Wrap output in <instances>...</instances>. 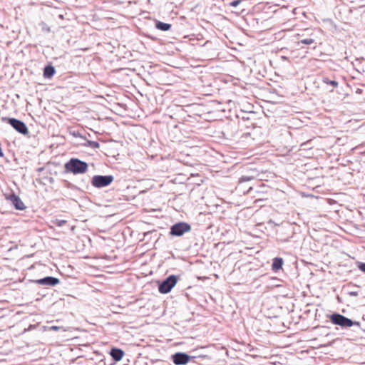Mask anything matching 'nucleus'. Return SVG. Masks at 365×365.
I'll use <instances>...</instances> for the list:
<instances>
[{
    "mask_svg": "<svg viewBox=\"0 0 365 365\" xmlns=\"http://www.w3.org/2000/svg\"><path fill=\"white\" fill-rule=\"evenodd\" d=\"M241 2V0H234L231 2H230L229 5L232 7H236Z\"/></svg>",
    "mask_w": 365,
    "mask_h": 365,
    "instance_id": "nucleus-21",
    "label": "nucleus"
},
{
    "mask_svg": "<svg viewBox=\"0 0 365 365\" xmlns=\"http://www.w3.org/2000/svg\"><path fill=\"white\" fill-rule=\"evenodd\" d=\"M110 355L115 361H119L124 356V351L119 348L113 347L110 351Z\"/></svg>",
    "mask_w": 365,
    "mask_h": 365,
    "instance_id": "nucleus-11",
    "label": "nucleus"
},
{
    "mask_svg": "<svg viewBox=\"0 0 365 365\" xmlns=\"http://www.w3.org/2000/svg\"><path fill=\"white\" fill-rule=\"evenodd\" d=\"M6 200H8L16 210H24L26 208L21 198L14 193L6 196Z\"/></svg>",
    "mask_w": 365,
    "mask_h": 365,
    "instance_id": "nucleus-8",
    "label": "nucleus"
},
{
    "mask_svg": "<svg viewBox=\"0 0 365 365\" xmlns=\"http://www.w3.org/2000/svg\"><path fill=\"white\" fill-rule=\"evenodd\" d=\"M88 144L92 148H98L100 147V144L97 141L90 140L88 141Z\"/></svg>",
    "mask_w": 365,
    "mask_h": 365,
    "instance_id": "nucleus-20",
    "label": "nucleus"
},
{
    "mask_svg": "<svg viewBox=\"0 0 365 365\" xmlns=\"http://www.w3.org/2000/svg\"><path fill=\"white\" fill-rule=\"evenodd\" d=\"M3 156H4V153L2 151L1 148L0 147V157H3Z\"/></svg>",
    "mask_w": 365,
    "mask_h": 365,
    "instance_id": "nucleus-25",
    "label": "nucleus"
},
{
    "mask_svg": "<svg viewBox=\"0 0 365 365\" xmlns=\"http://www.w3.org/2000/svg\"><path fill=\"white\" fill-rule=\"evenodd\" d=\"M254 179L252 176H245L243 175L239 178V183H243L245 182L250 181Z\"/></svg>",
    "mask_w": 365,
    "mask_h": 365,
    "instance_id": "nucleus-18",
    "label": "nucleus"
},
{
    "mask_svg": "<svg viewBox=\"0 0 365 365\" xmlns=\"http://www.w3.org/2000/svg\"><path fill=\"white\" fill-rule=\"evenodd\" d=\"M71 329L69 327H64L63 325H53V321L47 320V331H56L62 334L68 331Z\"/></svg>",
    "mask_w": 365,
    "mask_h": 365,
    "instance_id": "nucleus-10",
    "label": "nucleus"
},
{
    "mask_svg": "<svg viewBox=\"0 0 365 365\" xmlns=\"http://www.w3.org/2000/svg\"><path fill=\"white\" fill-rule=\"evenodd\" d=\"M323 81L324 83L327 84V85H330L333 87H337L338 85H339V83L336 81H332V80H329L328 78H324L323 79Z\"/></svg>",
    "mask_w": 365,
    "mask_h": 365,
    "instance_id": "nucleus-17",
    "label": "nucleus"
},
{
    "mask_svg": "<svg viewBox=\"0 0 365 365\" xmlns=\"http://www.w3.org/2000/svg\"><path fill=\"white\" fill-rule=\"evenodd\" d=\"M171 359L175 365H185L189 362L190 356L184 352H177L172 355Z\"/></svg>",
    "mask_w": 365,
    "mask_h": 365,
    "instance_id": "nucleus-7",
    "label": "nucleus"
},
{
    "mask_svg": "<svg viewBox=\"0 0 365 365\" xmlns=\"http://www.w3.org/2000/svg\"><path fill=\"white\" fill-rule=\"evenodd\" d=\"M51 222L53 225H56L57 227H62L63 225L66 223V221L63 220L55 219L51 220Z\"/></svg>",
    "mask_w": 365,
    "mask_h": 365,
    "instance_id": "nucleus-16",
    "label": "nucleus"
},
{
    "mask_svg": "<svg viewBox=\"0 0 365 365\" xmlns=\"http://www.w3.org/2000/svg\"><path fill=\"white\" fill-rule=\"evenodd\" d=\"M2 120L9 123L17 132L22 135H27L29 133L26 125L19 119L4 117Z\"/></svg>",
    "mask_w": 365,
    "mask_h": 365,
    "instance_id": "nucleus-5",
    "label": "nucleus"
},
{
    "mask_svg": "<svg viewBox=\"0 0 365 365\" xmlns=\"http://www.w3.org/2000/svg\"><path fill=\"white\" fill-rule=\"evenodd\" d=\"M62 16H63L62 14H59L60 18H62Z\"/></svg>",
    "mask_w": 365,
    "mask_h": 365,
    "instance_id": "nucleus-29",
    "label": "nucleus"
},
{
    "mask_svg": "<svg viewBox=\"0 0 365 365\" xmlns=\"http://www.w3.org/2000/svg\"><path fill=\"white\" fill-rule=\"evenodd\" d=\"M284 264V260L281 257H275L273 259L272 269L274 272H277L280 269H282V265Z\"/></svg>",
    "mask_w": 365,
    "mask_h": 365,
    "instance_id": "nucleus-12",
    "label": "nucleus"
},
{
    "mask_svg": "<svg viewBox=\"0 0 365 365\" xmlns=\"http://www.w3.org/2000/svg\"><path fill=\"white\" fill-rule=\"evenodd\" d=\"M65 168L73 174H82L87 171L88 164L78 158H71L65 164Z\"/></svg>",
    "mask_w": 365,
    "mask_h": 365,
    "instance_id": "nucleus-2",
    "label": "nucleus"
},
{
    "mask_svg": "<svg viewBox=\"0 0 365 365\" xmlns=\"http://www.w3.org/2000/svg\"><path fill=\"white\" fill-rule=\"evenodd\" d=\"M114 180L113 175H94L91 179V185L96 188L108 186Z\"/></svg>",
    "mask_w": 365,
    "mask_h": 365,
    "instance_id": "nucleus-4",
    "label": "nucleus"
},
{
    "mask_svg": "<svg viewBox=\"0 0 365 365\" xmlns=\"http://www.w3.org/2000/svg\"><path fill=\"white\" fill-rule=\"evenodd\" d=\"M42 71H43V76L46 78V66H44V68H42Z\"/></svg>",
    "mask_w": 365,
    "mask_h": 365,
    "instance_id": "nucleus-24",
    "label": "nucleus"
},
{
    "mask_svg": "<svg viewBox=\"0 0 365 365\" xmlns=\"http://www.w3.org/2000/svg\"><path fill=\"white\" fill-rule=\"evenodd\" d=\"M304 34H298L297 35V38L298 39L297 41V45L299 46L301 43L305 44V45H311L314 43H315L317 36L314 34H311L309 36L304 38Z\"/></svg>",
    "mask_w": 365,
    "mask_h": 365,
    "instance_id": "nucleus-9",
    "label": "nucleus"
},
{
    "mask_svg": "<svg viewBox=\"0 0 365 365\" xmlns=\"http://www.w3.org/2000/svg\"><path fill=\"white\" fill-rule=\"evenodd\" d=\"M59 283V279L53 277L47 276V286H55Z\"/></svg>",
    "mask_w": 365,
    "mask_h": 365,
    "instance_id": "nucleus-14",
    "label": "nucleus"
},
{
    "mask_svg": "<svg viewBox=\"0 0 365 365\" xmlns=\"http://www.w3.org/2000/svg\"><path fill=\"white\" fill-rule=\"evenodd\" d=\"M56 73L55 68L51 64L47 65V78H51Z\"/></svg>",
    "mask_w": 365,
    "mask_h": 365,
    "instance_id": "nucleus-15",
    "label": "nucleus"
},
{
    "mask_svg": "<svg viewBox=\"0 0 365 365\" xmlns=\"http://www.w3.org/2000/svg\"><path fill=\"white\" fill-rule=\"evenodd\" d=\"M178 277L175 275H170L164 279L158 286V290L161 294H168L175 286Z\"/></svg>",
    "mask_w": 365,
    "mask_h": 365,
    "instance_id": "nucleus-3",
    "label": "nucleus"
},
{
    "mask_svg": "<svg viewBox=\"0 0 365 365\" xmlns=\"http://www.w3.org/2000/svg\"><path fill=\"white\" fill-rule=\"evenodd\" d=\"M329 319L333 324L339 326L342 329L352 328L351 331L356 334L355 337H359L363 331L359 322L353 321L341 314L334 313L329 316Z\"/></svg>",
    "mask_w": 365,
    "mask_h": 365,
    "instance_id": "nucleus-1",
    "label": "nucleus"
},
{
    "mask_svg": "<svg viewBox=\"0 0 365 365\" xmlns=\"http://www.w3.org/2000/svg\"><path fill=\"white\" fill-rule=\"evenodd\" d=\"M356 264L359 270L365 273V262H356Z\"/></svg>",
    "mask_w": 365,
    "mask_h": 365,
    "instance_id": "nucleus-19",
    "label": "nucleus"
},
{
    "mask_svg": "<svg viewBox=\"0 0 365 365\" xmlns=\"http://www.w3.org/2000/svg\"><path fill=\"white\" fill-rule=\"evenodd\" d=\"M356 92H357V93H361V90L359 88V89H357V91H356Z\"/></svg>",
    "mask_w": 365,
    "mask_h": 365,
    "instance_id": "nucleus-27",
    "label": "nucleus"
},
{
    "mask_svg": "<svg viewBox=\"0 0 365 365\" xmlns=\"http://www.w3.org/2000/svg\"><path fill=\"white\" fill-rule=\"evenodd\" d=\"M172 25L170 24L164 23L160 21H156L155 28L158 30L167 31L170 29Z\"/></svg>",
    "mask_w": 365,
    "mask_h": 365,
    "instance_id": "nucleus-13",
    "label": "nucleus"
},
{
    "mask_svg": "<svg viewBox=\"0 0 365 365\" xmlns=\"http://www.w3.org/2000/svg\"><path fill=\"white\" fill-rule=\"evenodd\" d=\"M349 295L352 296V297H356L359 295V293H358V292H349Z\"/></svg>",
    "mask_w": 365,
    "mask_h": 365,
    "instance_id": "nucleus-23",
    "label": "nucleus"
},
{
    "mask_svg": "<svg viewBox=\"0 0 365 365\" xmlns=\"http://www.w3.org/2000/svg\"><path fill=\"white\" fill-rule=\"evenodd\" d=\"M190 230L191 226L190 224L185 222H180L171 226L170 234L173 236L180 237Z\"/></svg>",
    "mask_w": 365,
    "mask_h": 365,
    "instance_id": "nucleus-6",
    "label": "nucleus"
},
{
    "mask_svg": "<svg viewBox=\"0 0 365 365\" xmlns=\"http://www.w3.org/2000/svg\"><path fill=\"white\" fill-rule=\"evenodd\" d=\"M43 170V168H38V171H39V172H40V171H42Z\"/></svg>",
    "mask_w": 365,
    "mask_h": 365,
    "instance_id": "nucleus-26",
    "label": "nucleus"
},
{
    "mask_svg": "<svg viewBox=\"0 0 365 365\" xmlns=\"http://www.w3.org/2000/svg\"><path fill=\"white\" fill-rule=\"evenodd\" d=\"M37 283L45 285L46 284V277L41 278L36 281Z\"/></svg>",
    "mask_w": 365,
    "mask_h": 365,
    "instance_id": "nucleus-22",
    "label": "nucleus"
},
{
    "mask_svg": "<svg viewBox=\"0 0 365 365\" xmlns=\"http://www.w3.org/2000/svg\"><path fill=\"white\" fill-rule=\"evenodd\" d=\"M48 227H49L50 229H53V225H49V226H48Z\"/></svg>",
    "mask_w": 365,
    "mask_h": 365,
    "instance_id": "nucleus-28",
    "label": "nucleus"
}]
</instances>
